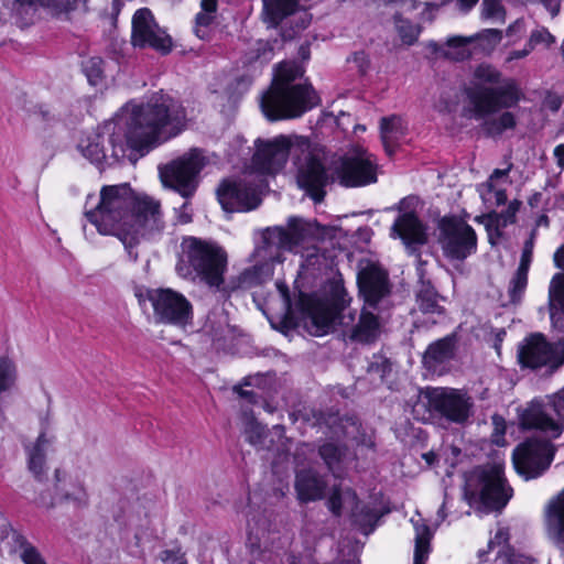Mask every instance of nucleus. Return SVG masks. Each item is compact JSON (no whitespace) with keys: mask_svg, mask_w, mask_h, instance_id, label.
<instances>
[{"mask_svg":"<svg viewBox=\"0 0 564 564\" xmlns=\"http://www.w3.org/2000/svg\"><path fill=\"white\" fill-rule=\"evenodd\" d=\"M474 42L470 36H452L446 41L447 50L443 52V56L453 61H464L470 57L468 45Z\"/></svg>","mask_w":564,"mask_h":564,"instance_id":"nucleus-38","label":"nucleus"},{"mask_svg":"<svg viewBox=\"0 0 564 564\" xmlns=\"http://www.w3.org/2000/svg\"><path fill=\"white\" fill-rule=\"evenodd\" d=\"M204 332L214 341L225 340L231 332L228 314L223 308L212 311L204 325Z\"/></svg>","mask_w":564,"mask_h":564,"instance_id":"nucleus-32","label":"nucleus"},{"mask_svg":"<svg viewBox=\"0 0 564 564\" xmlns=\"http://www.w3.org/2000/svg\"><path fill=\"white\" fill-rule=\"evenodd\" d=\"M550 317L556 325L564 315V273H556L549 286Z\"/></svg>","mask_w":564,"mask_h":564,"instance_id":"nucleus-31","label":"nucleus"},{"mask_svg":"<svg viewBox=\"0 0 564 564\" xmlns=\"http://www.w3.org/2000/svg\"><path fill=\"white\" fill-rule=\"evenodd\" d=\"M380 513L376 509H369L366 507H359V503L356 505L355 510L352 511L354 521L360 525H367L373 523Z\"/></svg>","mask_w":564,"mask_h":564,"instance_id":"nucleus-49","label":"nucleus"},{"mask_svg":"<svg viewBox=\"0 0 564 564\" xmlns=\"http://www.w3.org/2000/svg\"><path fill=\"white\" fill-rule=\"evenodd\" d=\"M304 75V68L294 62H282L276 67L271 86L261 96L260 106L270 121L301 117L319 104V97L311 84H295Z\"/></svg>","mask_w":564,"mask_h":564,"instance_id":"nucleus-5","label":"nucleus"},{"mask_svg":"<svg viewBox=\"0 0 564 564\" xmlns=\"http://www.w3.org/2000/svg\"><path fill=\"white\" fill-rule=\"evenodd\" d=\"M52 444L53 437H48L45 431H42L33 444L25 446L28 468L37 479H42L46 473V452Z\"/></svg>","mask_w":564,"mask_h":564,"instance_id":"nucleus-29","label":"nucleus"},{"mask_svg":"<svg viewBox=\"0 0 564 564\" xmlns=\"http://www.w3.org/2000/svg\"><path fill=\"white\" fill-rule=\"evenodd\" d=\"M480 84H500L497 87L476 85L467 89L466 95L469 106L466 113L475 119H484L482 129L489 137L501 135L506 130L516 128L517 119L510 111H505L498 117H491L501 109L516 106L521 93L512 79L501 82V73L491 65L481 64L474 73Z\"/></svg>","mask_w":564,"mask_h":564,"instance_id":"nucleus-4","label":"nucleus"},{"mask_svg":"<svg viewBox=\"0 0 564 564\" xmlns=\"http://www.w3.org/2000/svg\"><path fill=\"white\" fill-rule=\"evenodd\" d=\"M12 540L15 545L14 552L18 553L24 564H46L39 551L25 538L13 534Z\"/></svg>","mask_w":564,"mask_h":564,"instance_id":"nucleus-39","label":"nucleus"},{"mask_svg":"<svg viewBox=\"0 0 564 564\" xmlns=\"http://www.w3.org/2000/svg\"><path fill=\"white\" fill-rule=\"evenodd\" d=\"M419 285L415 293L416 304L423 314L443 315L445 308L443 306L444 297L431 284L430 281L424 280V271L422 263L419 267Z\"/></svg>","mask_w":564,"mask_h":564,"instance_id":"nucleus-27","label":"nucleus"},{"mask_svg":"<svg viewBox=\"0 0 564 564\" xmlns=\"http://www.w3.org/2000/svg\"><path fill=\"white\" fill-rule=\"evenodd\" d=\"M334 230L330 227H323L315 220L291 217L286 227L267 228L262 238L265 247L259 252L265 258L279 259V251H296L300 246L316 251V243L328 237H333Z\"/></svg>","mask_w":564,"mask_h":564,"instance_id":"nucleus-6","label":"nucleus"},{"mask_svg":"<svg viewBox=\"0 0 564 564\" xmlns=\"http://www.w3.org/2000/svg\"><path fill=\"white\" fill-rule=\"evenodd\" d=\"M349 301L346 290L338 283L332 284L329 299L301 294L299 305L307 332L314 336H323L339 325L345 341L375 343L382 329L380 312L364 305L357 317V311L348 306Z\"/></svg>","mask_w":564,"mask_h":564,"instance_id":"nucleus-3","label":"nucleus"},{"mask_svg":"<svg viewBox=\"0 0 564 564\" xmlns=\"http://www.w3.org/2000/svg\"><path fill=\"white\" fill-rule=\"evenodd\" d=\"M554 262L557 268L564 270V245L554 253Z\"/></svg>","mask_w":564,"mask_h":564,"instance_id":"nucleus-62","label":"nucleus"},{"mask_svg":"<svg viewBox=\"0 0 564 564\" xmlns=\"http://www.w3.org/2000/svg\"><path fill=\"white\" fill-rule=\"evenodd\" d=\"M440 242L446 257L464 260L476 250L475 230L465 221L451 217L440 221Z\"/></svg>","mask_w":564,"mask_h":564,"instance_id":"nucleus-15","label":"nucleus"},{"mask_svg":"<svg viewBox=\"0 0 564 564\" xmlns=\"http://www.w3.org/2000/svg\"><path fill=\"white\" fill-rule=\"evenodd\" d=\"M532 50L530 48V46H528V44L525 45V47L523 50H517V51H512L509 53V56L507 58V61H513V59H519V58H523L525 56H528L530 54Z\"/></svg>","mask_w":564,"mask_h":564,"instance_id":"nucleus-61","label":"nucleus"},{"mask_svg":"<svg viewBox=\"0 0 564 564\" xmlns=\"http://www.w3.org/2000/svg\"><path fill=\"white\" fill-rule=\"evenodd\" d=\"M466 494H508L512 491L500 465L478 467L466 477Z\"/></svg>","mask_w":564,"mask_h":564,"instance_id":"nucleus-22","label":"nucleus"},{"mask_svg":"<svg viewBox=\"0 0 564 564\" xmlns=\"http://www.w3.org/2000/svg\"><path fill=\"white\" fill-rule=\"evenodd\" d=\"M564 388L550 398L547 403L533 401L521 415V425L536 429L549 437L556 438L563 432Z\"/></svg>","mask_w":564,"mask_h":564,"instance_id":"nucleus-12","label":"nucleus"},{"mask_svg":"<svg viewBox=\"0 0 564 564\" xmlns=\"http://www.w3.org/2000/svg\"><path fill=\"white\" fill-rule=\"evenodd\" d=\"M104 61L100 57H90L84 64V72L91 85L101 82L104 75Z\"/></svg>","mask_w":564,"mask_h":564,"instance_id":"nucleus-46","label":"nucleus"},{"mask_svg":"<svg viewBox=\"0 0 564 564\" xmlns=\"http://www.w3.org/2000/svg\"><path fill=\"white\" fill-rule=\"evenodd\" d=\"M318 453L329 470L334 474L341 469L348 457V448L346 446L330 442L323 444L319 447Z\"/></svg>","mask_w":564,"mask_h":564,"instance_id":"nucleus-34","label":"nucleus"},{"mask_svg":"<svg viewBox=\"0 0 564 564\" xmlns=\"http://www.w3.org/2000/svg\"><path fill=\"white\" fill-rule=\"evenodd\" d=\"M509 496H445L438 517L444 520L447 513H469L479 516L500 512L508 503Z\"/></svg>","mask_w":564,"mask_h":564,"instance_id":"nucleus-19","label":"nucleus"},{"mask_svg":"<svg viewBox=\"0 0 564 564\" xmlns=\"http://www.w3.org/2000/svg\"><path fill=\"white\" fill-rule=\"evenodd\" d=\"M535 236L536 229H532L529 239L524 242L519 267L510 280L508 294L512 303H518L521 300L527 288Z\"/></svg>","mask_w":564,"mask_h":564,"instance_id":"nucleus-25","label":"nucleus"},{"mask_svg":"<svg viewBox=\"0 0 564 564\" xmlns=\"http://www.w3.org/2000/svg\"><path fill=\"white\" fill-rule=\"evenodd\" d=\"M524 29V21L522 19H518L512 24L509 25V28L506 31V34L508 36H512L517 33L522 32Z\"/></svg>","mask_w":564,"mask_h":564,"instance_id":"nucleus-59","label":"nucleus"},{"mask_svg":"<svg viewBox=\"0 0 564 564\" xmlns=\"http://www.w3.org/2000/svg\"><path fill=\"white\" fill-rule=\"evenodd\" d=\"M381 140L388 155L394 153L397 141L404 134L401 118L391 116L380 122Z\"/></svg>","mask_w":564,"mask_h":564,"instance_id":"nucleus-33","label":"nucleus"},{"mask_svg":"<svg viewBox=\"0 0 564 564\" xmlns=\"http://www.w3.org/2000/svg\"><path fill=\"white\" fill-rule=\"evenodd\" d=\"M273 55V44L270 41L257 40L245 54L246 63L268 62Z\"/></svg>","mask_w":564,"mask_h":564,"instance_id":"nucleus-41","label":"nucleus"},{"mask_svg":"<svg viewBox=\"0 0 564 564\" xmlns=\"http://www.w3.org/2000/svg\"><path fill=\"white\" fill-rule=\"evenodd\" d=\"M481 18L492 22L505 23L506 9L500 0H482Z\"/></svg>","mask_w":564,"mask_h":564,"instance_id":"nucleus-42","label":"nucleus"},{"mask_svg":"<svg viewBox=\"0 0 564 564\" xmlns=\"http://www.w3.org/2000/svg\"><path fill=\"white\" fill-rule=\"evenodd\" d=\"M544 529L547 539L564 549V496H555L546 503Z\"/></svg>","mask_w":564,"mask_h":564,"instance_id":"nucleus-24","label":"nucleus"},{"mask_svg":"<svg viewBox=\"0 0 564 564\" xmlns=\"http://www.w3.org/2000/svg\"><path fill=\"white\" fill-rule=\"evenodd\" d=\"M520 206L521 202L514 199L509 203L508 208L505 212L482 216L481 219L485 221L488 231H490L494 227L498 229L500 227H506L509 224H513L516 221V214L518 213Z\"/></svg>","mask_w":564,"mask_h":564,"instance_id":"nucleus-37","label":"nucleus"},{"mask_svg":"<svg viewBox=\"0 0 564 564\" xmlns=\"http://www.w3.org/2000/svg\"><path fill=\"white\" fill-rule=\"evenodd\" d=\"M343 501L341 496H330L328 500V508L335 513L338 514L341 508Z\"/></svg>","mask_w":564,"mask_h":564,"instance_id":"nucleus-60","label":"nucleus"},{"mask_svg":"<svg viewBox=\"0 0 564 564\" xmlns=\"http://www.w3.org/2000/svg\"><path fill=\"white\" fill-rule=\"evenodd\" d=\"M276 289L282 297V301H283V305L286 310V312H290V308H291V297H290V292H289V288L288 285L282 282V281H278L276 282Z\"/></svg>","mask_w":564,"mask_h":564,"instance_id":"nucleus-55","label":"nucleus"},{"mask_svg":"<svg viewBox=\"0 0 564 564\" xmlns=\"http://www.w3.org/2000/svg\"><path fill=\"white\" fill-rule=\"evenodd\" d=\"M487 51H492L502 40V31L498 29H486L473 36Z\"/></svg>","mask_w":564,"mask_h":564,"instance_id":"nucleus-45","label":"nucleus"},{"mask_svg":"<svg viewBox=\"0 0 564 564\" xmlns=\"http://www.w3.org/2000/svg\"><path fill=\"white\" fill-rule=\"evenodd\" d=\"M217 195L226 212H248L261 203L258 189L245 181H224Z\"/></svg>","mask_w":564,"mask_h":564,"instance_id":"nucleus-21","label":"nucleus"},{"mask_svg":"<svg viewBox=\"0 0 564 564\" xmlns=\"http://www.w3.org/2000/svg\"><path fill=\"white\" fill-rule=\"evenodd\" d=\"M457 350V336L451 334L430 344L423 354L424 367L434 372L442 373L445 365L454 359Z\"/></svg>","mask_w":564,"mask_h":564,"instance_id":"nucleus-23","label":"nucleus"},{"mask_svg":"<svg viewBox=\"0 0 564 564\" xmlns=\"http://www.w3.org/2000/svg\"><path fill=\"white\" fill-rule=\"evenodd\" d=\"M182 249L186 261L200 280L219 290L227 267L226 252L215 243L194 237L184 239Z\"/></svg>","mask_w":564,"mask_h":564,"instance_id":"nucleus-8","label":"nucleus"},{"mask_svg":"<svg viewBox=\"0 0 564 564\" xmlns=\"http://www.w3.org/2000/svg\"><path fill=\"white\" fill-rule=\"evenodd\" d=\"M431 409L448 422L465 424L474 414V400L465 389L435 388L429 392Z\"/></svg>","mask_w":564,"mask_h":564,"instance_id":"nucleus-13","label":"nucleus"},{"mask_svg":"<svg viewBox=\"0 0 564 564\" xmlns=\"http://www.w3.org/2000/svg\"><path fill=\"white\" fill-rule=\"evenodd\" d=\"M206 159L198 149H192L170 163L160 166V178L165 187L180 193L184 198L194 195L198 185V174Z\"/></svg>","mask_w":564,"mask_h":564,"instance_id":"nucleus-10","label":"nucleus"},{"mask_svg":"<svg viewBox=\"0 0 564 564\" xmlns=\"http://www.w3.org/2000/svg\"><path fill=\"white\" fill-rule=\"evenodd\" d=\"M560 359L561 355L557 344L552 345L547 343L541 334L529 336L518 348L520 365L530 369L549 367L553 371L563 365L557 364Z\"/></svg>","mask_w":564,"mask_h":564,"instance_id":"nucleus-17","label":"nucleus"},{"mask_svg":"<svg viewBox=\"0 0 564 564\" xmlns=\"http://www.w3.org/2000/svg\"><path fill=\"white\" fill-rule=\"evenodd\" d=\"M147 299L152 305L156 324L183 329L192 325L193 305L182 293L169 288H158L148 290Z\"/></svg>","mask_w":564,"mask_h":564,"instance_id":"nucleus-11","label":"nucleus"},{"mask_svg":"<svg viewBox=\"0 0 564 564\" xmlns=\"http://www.w3.org/2000/svg\"><path fill=\"white\" fill-rule=\"evenodd\" d=\"M509 539L508 531L506 529H498L494 539L488 542V550H479L478 557L480 561H485V555L498 547L497 556L494 564H531V560L520 553H514L508 545Z\"/></svg>","mask_w":564,"mask_h":564,"instance_id":"nucleus-28","label":"nucleus"},{"mask_svg":"<svg viewBox=\"0 0 564 564\" xmlns=\"http://www.w3.org/2000/svg\"><path fill=\"white\" fill-rule=\"evenodd\" d=\"M391 235L399 237L411 248L412 245H424L427 240L425 229L414 213H403L394 221Z\"/></svg>","mask_w":564,"mask_h":564,"instance_id":"nucleus-26","label":"nucleus"},{"mask_svg":"<svg viewBox=\"0 0 564 564\" xmlns=\"http://www.w3.org/2000/svg\"><path fill=\"white\" fill-rule=\"evenodd\" d=\"M295 487L297 494H323L325 484L316 471L304 469L297 473Z\"/></svg>","mask_w":564,"mask_h":564,"instance_id":"nucleus-36","label":"nucleus"},{"mask_svg":"<svg viewBox=\"0 0 564 564\" xmlns=\"http://www.w3.org/2000/svg\"><path fill=\"white\" fill-rule=\"evenodd\" d=\"M415 530V547L413 564H425L430 553L431 532L425 523L411 519Z\"/></svg>","mask_w":564,"mask_h":564,"instance_id":"nucleus-35","label":"nucleus"},{"mask_svg":"<svg viewBox=\"0 0 564 564\" xmlns=\"http://www.w3.org/2000/svg\"><path fill=\"white\" fill-rule=\"evenodd\" d=\"M15 378L17 370L13 361L7 357H0V393L11 389Z\"/></svg>","mask_w":564,"mask_h":564,"instance_id":"nucleus-43","label":"nucleus"},{"mask_svg":"<svg viewBox=\"0 0 564 564\" xmlns=\"http://www.w3.org/2000/svg\"><path fill=\"white\" fill-rule=\"evenodd\" d=\"M478 0H457V4L460 11L468 12Z\"/></svg>","mask_w":564,"mask_h":564,"instance_id":"nucleus-63","label":"nucleus"},{"mask_svg":"<svg viewBox=\"0 0 564 564\" xmlns=\"http://www.w3.org/2000/svg\"><path fill=\"white\" fill-rule=\"evenodd\" d=\"M264 427L259 424H250L246 430L247 441L252 445L261 444L264 437Z\"/></svg>","mask_w":564,"mask_h":564,"instance_id":"nucleus-53","label":"nucleus"},{"mask_svg":"<svg viewBox=\"0 0 564 564\" xmlns=\"http://www.w3.org/2000/svg\"><path fill=\"white\" fill-rule=\"evenodd\" d=\"M554 446L543 440L529 438L513 451V464L517 473L525 479L542 475L551 465Z\"/></svg>","mask_w":564,"mask_h":564,"instance_id":"nucleus-14","label":"nucleus"},{"mask_svg":"<svg viewBox=\"0 0 564 564\" xmlns=\"http://www.w3.org/2000/svg\"><path fill=\"white\" fill-rule=\"evenodd\" d=\"M188 204L184 203L183 206L177 210V221L180 224H188L192 221V214L187 210Z\"/></svg>","mask_w":564,"mask_h":564,"instance_id":"nucleus-58","label":"nucleus"},{"mask_svg":"<svg viewBox=\"0 0 564 564\" xmlns=\"http://www.w3.org/2000/svg\"><path fill=\"white\" fill-rule=\"evenodd\" d=\"M554 36L545 29L535 30L531 33L530 39L528 41V46L533 51V48L541 43L546 45H551L554 43Z\"/></svg>","mask_w":564,"mask_h":564,"instance_id":"nucleus-51","label":"nucleus"},{"mask_svg":"<svg viewBox=\"0 0 564 564\" xmlns=\"http://www.w3.org/2000/svg\"><path fill=\"white\" fill-rule=\"evenodd\" d=\"M295 138L279 135L272 140L256 141L257 151L252 156L253 169L262 174H274L286 163L292 150L297 149Z\"/></svg>","mask_w":564,"mask_h":564,"instance_id":"nucleus-16","label":"nucleus"},{"mask_svg":"<svg viewBox=\"0 0 564 564\" xmlns=\"http://www.w3.org/2000/svg\"><path fill=\"white\" fill-rule=\"evenodd\" d=\"M262 246H259L253 253V258L257 263L252 267V269L245 271V279L251 283L260 284L263 281L270 279L273 274V263L282 262V254L279 251V259L275 258H265L260 254L259 250L265 247V242L262 239Z\"/></svg>","mask_w":564,"mask_h":564,"instance_id":"nucleus-30","label":"nucleus"},{"mask_svg":"<svg viewBox=\"0 0 564 564\" xmlns=\"http://www.w3.org/2000/svg\"><path fill=\"white\" fill-rule=\"evenodd\" d=\"M132 44L134 46H150L162 54L172 48L171 37L154 21L149 9H139L132 19Z\"/></svg>","mask_w":564,"mask_h":564,"instance_id":"nucleus-18","label":"nucleus"},{"mask_svg":"<svg viewBox=\"0 0 564 564\" xmlns=\"http://www.w3.org/2000/svg\"><path fill=\"white\" fill-rule=\"evenodd\" d=\"M446 460L455 466L459 462V456L462 455V449L456 445H449L445 449Z\"/></svg>","mask_w":564,"mask_h":564,"instance_id":"nucleus-54","label":"nucleus"},{"mask_svg":"<svg viewBox=\"0 0 564 564\" xmlns=\"http://www.w3.org/2000/svg\"><path fill=\"white\" fill-rule=\"evenodd\" d=\"M34 119L43 124H51L58 120L57 113L45 104H39L33 106L30 110Z\"/></svg>","mask_w":564,"mask_h":564,"instance_id":"nucleus-47","label":"nucleus"},{"mask_svg":"<svg viewBox=\"0 0 564 564\" xmlns=\"http://www.w3.org/2000/svg\"><path fill=\"white\" fill-rule=\"evenodd\" d=\"M85 217L100 235L116 237L132 261L139 258L137 247L141 240L163 232L166 227L160 202L135 195L128 184L105 185L98 197L89 195Z\"/></svg>","mask_w":564,"mask_h":564,"instance_id":"nucleus-2","label":"nucleus"},{"mask_svg":"<svg viewBox=\"0 0 564 564\" xmlns=\"http://www.w3.org/2000/svg\"><path fill=\"white\" fill-rule=\"evenodd\" d=\"M359 293L364 299V305L379 310L391 293V284L387 271L375 263H368L357 275Z\"/></svg>","mask_w":564,"mask_h":564,"instance_id":"nucleus-20","label":"nucleus"},{"mask_svg":"<svg viewBox=\"0 0 564 564\" xmlns=\"http://www.w3.org/2000/svg\"><path fill=\"white\" fill-rule=\"evenodd\" d=\"M554 156L556 158L557 165L564 167V144H560L555 148Z\"/></svg>","mask_w":564,"mask_h":564,"instance_id":"nucleus-64","label":"nucleus"},{"mask_svg":"<svg viewBox=\"0 0 564 564\" xmlns=\"http://www.w3.org/2000/svg\"><path fill=\"white\" fill-rule=\"evenodd\" d=\"M202 12L196 17V23L199 26H207L214 20V13L217 11V0H202Z\"/></svg>","mask_w":564,"mask_h":564,"instance_id":"nucleus-48","label":"nucleus"},{"mask_svg":"<svg viewBox=\"0 0 564 564\" xmlns=\"http://www.w3.org/2000/svg\"><path fill=\"white\" fill-rule=\"evenodd\" d=\"M160 558L162 560V562L165 563L172 562L175 564H184L182 556H180L176 552L170 550L163 551L160 555Z\"/></svg>","mask_w":564,"mask_h":564,"instance_id":"nucleus-56","label":"nucleus"},{"mask_svg":"<svg viewBox=\"0 0 564 564\" xmlns=\"http://www.w3.org/2000/svg\"><path fill=\"white\" fill-rule=\"evenodd\" d=\"M330 169L336 181L345 187L366 186L377 182L375 156L361 147H356L341 156L333 155Z\"/></svg>","mask_w":564,"mask_h":564,"instance_id":"nucleus-9","label":"nucleus"},{"mask_svg":"<svg viewBox=\"0 0 564 564\" xmlns=\"http://www.w3.org/2000/svg\"><path fill=\"white\" fill-rule=\"evenodd\" d=\"M391 365L382 355H373L367 366V372L378 375L381 379L390 371Z\"/></svg>","mask_w":564,"mask_h":564,"instance_id":"nucleus-50","label":"nucleus"},{"mask_svg":"<svg viewBox=\"0 0 564 564\" xmlns=\"http://www.w3.org/2000/svg\"><path fill=\"white\" fill-rule=\"evenodd\" d=\"M185 110L170 96H160L134 107L130 113L106 122L99 132L82 140L78 150L100 169L126 156L128 149L150 148L175 137L185 122Z\"/></svg>","mask_w":564,"mask_h":564,"instance_id":"nucleus-1","label":"nucleus"},{"mask_svg":"<svg viewBox=\"0 0 564 564\" xmlns=\"http://www.w3.org/2000/svg\"><path fill=\"white\" fill-rule=\"evenodd\" d=\"M297 149L302 154L296 160L297 185L315 202L321 203L325 197V186L336 181L330 169L332 158L324 148H311L303 138H295Z\"/></svg>","mask_w":564,"mask_h":564,"instance_id":"nucleus-7","label":"nucleus"},{"mask_svg":"<svg viewBox=\"0 0 564 564\" xmlns=\"http://www.w3.org/2000/svg\"><path fill=\"white\" fill-rule=\"evenodd\" d=\"M352 61L357 64L361 73H365L369 61L364 52H356L352 56Z\"/></svg>","mask_w":564,"mask_h":564,"instance_id":"nucleus-57","label":"nucleus"},{"mask_svg":"<svg viewBox=\"0 0 564 564\" xmlns=\"http://www.w3.org/2000/svg\"><path fill=\"white\" fill-rule=\"evenodd\" d=\"M69 497L70 496H42L37 505L47 510L55 507H63L69 502Z\"/></svg>","mask_w":564,"mask_h":564,"instance_id":"nucleus-52","label":"nucleus"},{"mask_svg":"<svg viewBox=\"0 0 564 564\" xmlns=\"http://www.w3.org/2000/svg\"><path fill=\"white\" fill-rule=\"evenodd\" d=\"M20 6H34L51 8L56 12H68L79 8V3L86 8L87 0H14Z\"/></svg>","mask_w":564,"mask_h":564,"instance_id":"nucleus-40","label":"nucleus"},{"mask_svg":"<svg viewBox=\"0 0 564 564\" xmlns=\"http://www.w3.org/2000/svg\"><path fill=\"white\" fill-rule=\"evenodd\" d=\"M394 22L401 40L405 44H413L419 36L420 28L412 24L410 21L402 19L398 14L394 15Z\"/></svg>","mask_w":564,"mask_h":564,"instance_id":"nucleus-44","label":"nucleus"}]
</instances>
